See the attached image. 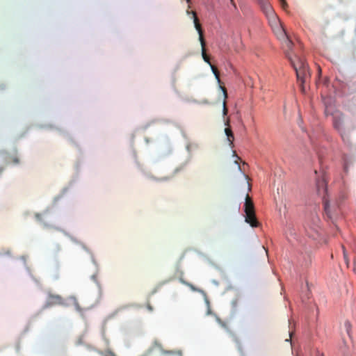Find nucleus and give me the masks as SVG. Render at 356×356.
Masks as SVG:
<instances>
[{
  "mask_svg": "<svg viewBox=\"0 0 356 356\" xmlns=\"http://www.w3.org/2000/svg\"><path fill=\"white\" fill-rule=\"evenodd\" d=\"M282 31L286 39L284 42V48L285 49L286 56L290 60L293 67L294 68L297 79L301 87L302 92H305L304 84L306 81L310 77V72L308 68V65L305 62V59L300 58L296 55H292L291 51L293 47V42L288 38L284 31L282 29Z\"/></svg>",
  "mask_w": 356,
  "mask_h": 356,
  "instance_id": "obj_1",
  "label": "nucleus"
},
{
  "mask_svg": "<svg viewBox=\"0 0 356 356\" xmlns=\"http://www.w3.org/2000/svg\"><path fill=\"white\" fill-rule=\"evenodd\" d=\"M186 13L187 15H192L193 16L195 28L199 34V40L202 47V58L206 63H207L210 65V64L211 63H210L209 57L206 54V42L204 38L203 30L202 29L201 24L199 22V19L197 17L196 13L195 11H189L188 10H187Z\"/></svg>",
  "mask_w": 356,
  "mask_h": 356,
  "instance_id": "obj_2",
  "label": "nucleus"
},
{
  "mask_svg": "<svg viewBox=\"0 0 356 356\" xmlns=\"http://www.w3.org/2000/svg\"><path fill=\"white\" fill-rule=\"evenodd\" d=\"M244 207L245 222L252 227H259V222L255 215L254 204L248 195H246Z\"/></svg>",
  "mask_w": 356,
  "mask_h": 356,
  "instance_id": "obj_3",
  "label": "nucleus"
},
{
  "mask_svg": "<svg viewBox=\"0 0 356 356\" xmlns=\"http://www.w3.org/2000/svg\"><path fill=\"white\" fill-rule=\"evenodd\" d=\"M260 5L261 7V9L263 10L264 13L266 14L267 17L269 19L270 22L277 24L278 22V18L275 13L272 6L268 2L267 0H259Z\"/></svg>",
  "mask_w": 356,
  "mask_h": 356,
  "instance_id": "obj_4",
  "label": "nucleus"
},
{
  "mask_svg": "<svg viewBox=\"0 0 356 356\" xmlns=\"http://www.w3.org/2000/svg\"><path fill=\"white\" fill-rule=\"evenodd\" d=\"M333 126L343 138L345 133V120L344 115L341 113H336L333 116Z\"/></svg>",
  "mask_w": 356,
  "mask_h": 356,
  "instance_id": "obj_5",
  "label": "nucleus"
},
{
  "mask_svg": "<svg viewBox=\"0 0 356 356\" xmlns=\"http://www.w3.org/2000/svg\"><path fill=\"white\" fill-rule=\"evenodd\" d=\"M47 304L52 305H62L63 304V299L59 295L49 294L47 298Z\"/></svg>",
  "mask_w": 356,
  "mask_h": 356,
  "instance_id": "obj_6",
  "label": "nucleus"
},
{
  "mask_svg": "<svg viewBox=\"0 0 356 356\" xmlns=\"http://www.w3.org/2000/svg\"><path fill=\"white\" fill-rule=\"evenodd\" d=\"M306 232L309 237L316 239L318 236V227H306Z\"/></svg>",
  "mask_w": 356,
  "mask_h": 356,
  "instance_id": "obj_7",
  "label": "nucleus"
},
{
  "mask_svg": "<svg viewBox=\"0 0 356 356\" xmlns=\"http://www.w3.org/2000/svg\"><path fill=\"white\" fill-rule=\"evenodd\" d=\"M220 88L221 90H222V92H223V96H224V100H223V102H222V114L224 116L227 115V112H228V109L227 108V104H226V99L227 98V90L225 87L223 86H220Z\"/></svg>",
  "mask_w": 356,
  "mask_h": 356,
  "instance_id": "obj_8",
  "label": "nucleus"
},
{
  "mask_svg": "<svg viewBox=\"0 0 356 356\" xmlns=\"http://www.w3.org/2000/svg\"><path fill=\"white\" fill-rule=\"evenodd\" d=\"M225 133L227 136V140L229 143V145L231 147H233V142H234V134H233V132L232 131V129L229 127H227L225 129Z\"/></svg>",
  "mask_w": 356,
  "mask_h": 356,
  "instance_id": "obj_9",
  "label": "nucleus"
},
{
  "mask_svg": "<svg viewBox=\"0 0 356 356\" xmlns=\"http://www.w3.org/2000/svg\"><path fill=\"white\" fill-rule=\"evenodd\" d=\"M317 190L319 193H325L327 188L324 180L318 181L317 183Z\"/></svg>",
  "mask_w": 356,
  "mask_h": 356,
  "instance_id": "obj_10",
  "label": "nucleus"
},
{
  "mask_svg": "<svg viewBox=\"0 0 356 356\" xmlns=\"http://www.w3.org/2000/svg\"><path fill=\"white\" fill-rule=\"evenodd\" d=\"M210 67H211V69L213 73V74L215 75V77L217 80V81L218 83L220 82V75H219V72L218 70V69L216 68V67H215L214 65L210 64Z\"/></svg>",
  "mask_w": 356,
  "mask_h": 356,
  "instance_id": "obj_11",
  "label": "nucleus"
},
{
  "mask_svg": "<svg viewBox=\"0 0 356 356\" xmlns=\"http://www.w3.org/2000/svg\"><path fill=\"white\" fill-rule=\"evenodd\" d=\"M324 199V210L325 213L327 215L329 218H331L330 216V204L328 201L325 199V197H323Z\"/></svg>",
  "mask_w": 356,
  "mask_h": 356,
  "instance_id": "obj_12",
  "label": "nucleus"
},
{
  "mask_svg": "<svg viewBox=\"0 0 356 356\" xmlns=\"http://www.w3.org/2000/svg\"><path fill=\"white\" fill-rule=\"evenodd\" d=\"M344 326L348 335L350 337L351 324L350 323L349 321H346L344 323Z\"/></svg>",
  "mask_w": 356,
  "mask_h": 356,
  "instance_id": "obj_13",
  "label": "nucleus"
},
{
  "mask_svg": "<svg viewBox=\"0 0 356 356\" xmlns=\"http://www.w3.org/2000/svg\"><path fill=\"white\" fill-rule=\"evenodd\" d=\"M179 281H180L182 284H185V285H186V286H189L192 290H193V291H195V290H196V289H195V286H194L193 284H190V283H188V282H186V281H185L184 279H182L181 277H180V278H179Z\"/></svg>",
  "mask_w": 356,
  "mask_h": 356,
  "instance_id": "obj_14",
  "label": "nucleus"
},
{
  "mask_svg": "<svg viewBox=\"0 0 356 356\" xmlns=\"http://www.w3.org/2000/svg\"><path fill=\"white\" fill-rule=\"evenodd\" d=\"M342 250H343V254L344 260H345L346 264L348 265L349 260H348V258L346 250L345 247L343 245H342Z\"/></svg>",
  "mask_w": 356,
  "mask_h": 356,
  "instance_id": "obj_15",
  "label": "nucleus"
},
{
  "mask_svg": "<svg viewBox=\"0 0 356 356\" xmlns=\"http://www.w3.org/2000/svg\"><path fill=\"white\" fill-rule=\"evenodd\" d=\"M11 162L14 164H18L19 163V159L17 156H13L11 158Z\"/></svg>",
  "mask_w": 356,
  "mask_h": 356,
  "instance_id": "obj_16",
  "label": "nucleus"
},
{
  "mask_svg": "<svg viewBox=\"0 0 356 356\" xmlns=\"http://www.w3.org/2000/svg\"><path fill=\"white\" fill-rule=\"evenodd\" d=\"M104 356H116L115 354L111 351V350H106L104 353Z\"/></svg>",
  "mask_w": 356,
  "mask_h": 356,
  "instance_id": "obj_17",
  "label": "nucleus"
},
{
  "mask_svg": "<svg viewBox=\"0 0 356 356\" xmlns=\"http://www.w3.org/2000/svg\"><path fill=\"white\" fill-rule=\"evenodd\" d=\"M311 262H312L311 257L309 256H308V259L305 261V264H302V265L305 267H307L310 265Z\"/></svg>",
  "mask_w": 356,
  "mask_h": 356,
  "instance_id": "obj_18",
  "label": "nucleus"
},
{
  "mask_svg": "<svg viewBox=\"0 0 356 356\" xmlns=\"http://www.w3.org/2000/svg\"><path fill=\"white\" fill-rule=\"evenodd\" d=\"M281 6L283 8H285L287 6L286 2L285 0H280Z\"/></svg>",
  "mask_w": 356,
  "mask_h": 356,
  "instance_id": "obj_19",
  "label": "nucleus"
},
{
  "mask_svg": "<svg viewBox=\"0 0 356 356\" xmlns=\"http://www.w3.org/2000/svg\"><path fill=\"white\" fill-rule=\"evenodd\" d=\"M147 308L150 312L153 311V307H152V306L149 303H147Z\"/></svg>",
  "mask_w": 356,
  "mask_h": 356,
  "instance_id": "obj_20",
  "label": "nucleus"
},
{
  "mask_svg": "<svg viewBox=\"0 0 356 356\" xmlns=\"http://www.w3.org/2000/svg\"><path fill=\"white\" fill-rule=\"evenodd\" d=\"M225 124L226 126H229V118H227V119L225 120Z\"/></svg>",
  "mask_w": 356,
  "mask_h": 356,
  "instance_id": "obj_21",
  "label": "nucleus"
},
{
  "mask_svg": "<svg viewBox=\"0 0 356 356\" xmlns=\"http://www.w3.org/2000/svg\"><path fill=\"white\" fill-rule=\"evenodd\" d=\"M218 321H219V323H220L222 326H224V327H225V326L226 325H225V323H223V322H221V321H220V320H218Z\"/></svg>",
  "mask_w": 356,
  "mask_h": 356,
  "instance_id": "obj_22",
  "label": "nucleus"
},
{
  "mask_svg": "<svg viewBox=\"0 0 356 356\" xmlns=\"http://www.w3.org/2000/svg\"><path fill=\"white\" fill-rule=\"evenodd\" d=\"M234 156H236L238 159H240V158H239V157H238V156L236 155V152H234Z\"/></svg>",
  "mask_w": 356,
  "mask_h": 356,
  "instance_id": "obj_23",
  "label": "nucleus"
},
{
  "mask_svg": "<svg viewBox=\"0 0 356 356\" xmlns=\"http://www.w3.org/2000/svg\"><path fill=\"white\" fill-rule=\"evenodd\" d=\"M3 168H0V174L3 172Z\"/></svg>",
  "mask_w": 356,
  "mask_h": 356,
  "instance_id": "obj_24",
  "label": "nucleus"
},
{
  "mask_svg": "<svg viewBox=\"0 0 356 356\" xmlns=\"http://www.w3.org/2000/svg\"><path fill=\"white\" fill-rule=\"evenodd\" d=\"M160 180H162V181L163 180H167V178H161V179H160Z\"/></svg>",
  "mask_w": 356,
  "mask_h": 356,
  "instance_id": "obj_25",
  "label": "nucleus"
},
{
  "mask_svg": "<svg viewBox=\"0 0 356 356\" xmlns=\"http://www.w3.org/2000/svg\"><path fill=\"white\" fill-rule=\"evenodd\" d=\"M351 128H352V129H355V126L353 124V125L351 126Z\"/></svg>",
  "mask_w": 356,
  "mask_h": 356,
  "instance_id": "obj_26",
  "label": "nucleus"
},
{
  "mask_svg": "<svg viewBox=\"0 0 356 356\" xmlns=\"http://www.w3.org/2000/svg\"><path fill=\"white\" fill-rule=\"evenodd\" d=\"M344 170L347 171V166L346 165L344 167Z\"/></svg>",
  "mask_w": 356,
  "mask_h": 356,
  "instance_id": "obj_27",
  "label": "nucleus"
},
{
  "mask_svg": "<svg viewBox=\"0 0 356 356\" xmlns=\"http://www.w3.org/2000/svg\"><path fill=\"white\" fill-rule=\"evenodd\" d=\"M186 1H187L188 3H189V2H190V0H186Z\"/></svg>",
  "mask_w": 356,
  "mask_h": 356,
  "instance_id": "obj_28",
  "label": "nucleus"
},
{
  "mask_svg": "<svg viewBox=\"0 0 356 356\" xmlns=\"http://www.w3.org/2000/svg\"><path fill=\"white\" fill-rule=\"evenodd\" d=\"M321 356H324V355L322 353V354L321 355Z\"/></svg>",
  "mask_w": 356,
  "mask_h": 356,
  "instance_id": "obj_29",
  "label": "nucleus"
},
{
  "mask_svg": "<svg viewBox=\"0 0 356 356\" xmlns=\"http://www.w3.org/2000/svg\"><path fill=\"white\" fill-rule=\"evenodd\" d=\"M231 1H232L233 0H231Z\"/></svg>",
  "mask_w": 356,
  "mask_h": 356,
  "instance_id": "obj_30",
  "label": "nucleus"
}]
</instances>
